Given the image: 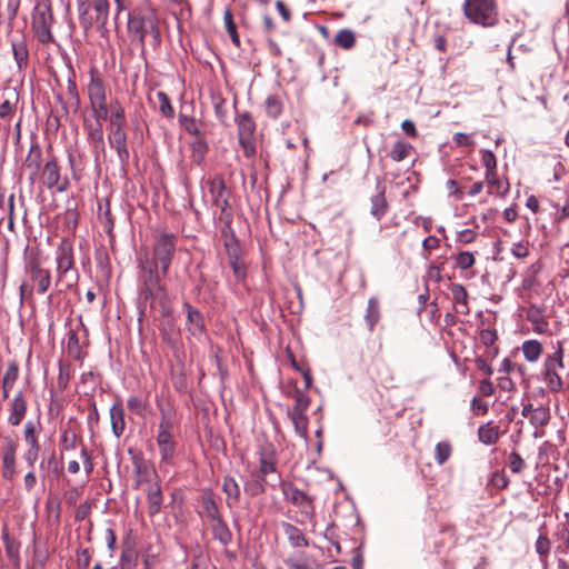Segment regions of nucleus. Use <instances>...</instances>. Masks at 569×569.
I'll return each instance as SVG.
<instances>
[{
    "label": "nucleus",
    "mask_w": 569,
    "mask_h": 569,
    "mask_svg": "<svg viewBox=\"0 0 569 569\" xmlns=\"http://www.w3.org/2000/svg\"><path fill=\"white\" fill-rule=\"evenodd\" d=\"M89 73L87 90L91 107L84 113V128L94 153L97 176L102 184H107V176H101L102 166L107 162L103 140V122L107 121L104 76L96 66L90 67Z\"/></svg>",
    "instance_id": "f257e3e1"
},
{
    "label": "nucleus",
    "mask_w": 569,
    "mask_h": 569,
    "mask_svg": "<svg viewBox=\"0 0 569 569\" xmlns=\"http://www.w3.org/2000/svg\"><path fill=\"white\" fill-rule=\"evenodd\" d=\"M57 281L61 289H69L78 281V270L74 267L73 248L68 239H62L56 250Z\"/></svg>",
    "instance_id": "f03ea898"
},
{
    "label": "nucleus",
    "mask_w": 569,
    "mask_h": 569,
    "mask_svg": "<svg viewBox=\"0 0 569 569\" xmlns=\"http://www.w3.org/2000/svg\"><path fill=\"white\" fill-rule=\"evenodd\" d=\"M54 22L49 0H37L31 16V30L41 44L54 43L51 28Z\"/></svg>",
    "instance_id": "7ed1b4c3"
},
{
    "label": "nucleus",
    "mask_w": 569,
    "mask_h": 569,
    "mask_svg": "<svg viewBox=\"0 0 569 569\" xmlns=\"http://www.w3.org/2000/svg\"><path fill=\"white\" fill-rule=\"evenodd\" d=\"M462 11L471 23L482 27H493L499 20L497 0H465Z\"/></svg>",
    "instance_id": "20e7f679"
},
{
    "label": "nucleus",
    "mask_w": 569,
    "mask_h": 569,
    "mask_svg": "<svg viewBox=\"0 0 569 569\" xmlns=\"http://www.w3.org/2000/svg\"><path fill=\"white\" fill-rule=\"evenodd\" d=\"M80 22L88 32L107 36V0H88L80 6Z\"/></svg>",
    "instance_id": "39448f33"
},
{
    "label": "nucleus",
    "mask_w": 569,
    "mask_h": 569,
    "mask_svg": "<svg viewBox=\"0 0 569 569\" xmlns=\"http://www.w3.org/2000/svg\"><path fill=\"white\" fill-rule=\"evenodd\" d=\"M141 281L140 299L152 302L154 299H161L164 295L163 287L160 284L162 272H159L158 264L152 263L147 257L141 260Z\"/></svg>",
    "instance_id": "423d86ee"
},
{
    "label": "nucleus",
    "mask_w": 569,
    "mask_h": 569,
    "mask_svg": "<svg viewBox=\"0 0 569 569\" xmlns=\"http://www.w3.org/2000/svg\"><path fill=\"white\" fill-rule=\"evenodd\" d=\"M208 191L212 206L220 209L219 219L227 226L232 221V212L230 209V191L227 189L224 179L221 174H217L207 180Z\"/></svg>",
    "instance_id": "0eeeda50"
},
{
    "label": "nucleus",
    "mask_w": 569,
    "mask_h": 569,
    "mask_svg": "<svg viewBox=\"0 0 569 569\" xmlns=\"http://www.w3.org/2000/svg\"><path fill=\"white\" fill-rule=\"evenodd\" d=\"M176 236L166 231H160L156 237L153 244V259L151 262L161 266L162 277L167 274L172 261L176 250Z\"/></svg>",
    "instance_id": "6e6552de"
},
{
    "label": "nucleus",
    "mask_w": 569,
    "mask_h": 569,
    "mask_svg": "<svg viewBox=\"0 0 569 569\" xmlns=\"http://www.w3.org/2000/svg\"><path fill=\"white\" fill-rule=\"evenodd\" d=\"M161 420L157 435V445L159 447L161 461L170 463L176 455L177 442L172 436L173 423L169 416L162 410Z\"/></svg>",
    "instance_id": "1a4fd4ad"
},
{
    "label": "nucleus",
    "mask_w": 569,
    "mask_h": 569,
    "mask_svg": "<svg viewBox=\"0 0 569 569\" xmlns=\"http://www.w3.org/2000/svg\"><path fill=\"white\" fill-rule=\"evenodd\" d=\"M41 181L48 189H54L57 192H66L70 187L67 176H61V168L56 157H51L44 163L41 171Z\"/></svg>",
    "instance_id": "9d476101"
},
{
    "label": "nucleus",
    "mask_w": 569,
    "mask_h": 569,
    "mask_svg": "<svg viewBox=\"0 0 569 569\" xmlns=\"http://www.w3.org/2000/svg\"><path fill=\"white\" fill-rule=\"evenodd\" d=\"M280 489L284 496V499L291 502L293 506L300 509L302 516L308 519H312L315 516L313 498L308 496L306 492L299 490L292 483L287 481L280 482Z\"/></svg>",
    "instance_id": "9b49d317"
},
{
    "label": "nucleus",
    "mask_w": 569,
    "mask_h": 569,
    "mask_svg": "<svg viewBox=\"0 0 569 569\" xmlns=\"http://www.w3.org/2000/svg\"><path fill=\"white\" fill-rule=\"evenodd\" d=\"M123 121V110L120 107H113L109 119V131L113 137V147L118 152V156L122 162L129 158V151L127 148L126 133L121 129Z\"/></svg>",
    "instance_id": "f8f14e48"
},
{
    "label": "nucleus",
    "mask_w": 569,
    "mask_h": 569,
    "mask_svg": "<svg viewBox=\"0 0 569 569\" xmlns=\"http://www.w3.org/2000/svg\"><path fill=\"white\" fill-rule=\"evenodd\" d=\"M128 452L131 456V462L133 465L136 486L141 487L146 485V487H148L150 483H157V472L153 466L147 461L140 452L134 451L132 448H129Z\"/></svg>",
    "instance_id": "ddd939ff"
},
{
    "label": "nucleus",
    "mask_w": 569,
    "mask_h": 569,
    "mask_svg": "<svg viewBox=\"0 0 569 569\" xmlns=\"http://www.w3.org/2000/svg\"><path fill=\"white\" fill-rule=\"evenodd\" d=\"M26 270L32 283L36 286L37 292L39 295L46 293L51 284L50 271L48 269H43L37 258H33L27 262Z\"/></svg>",
    "instance_id": "4468645a"
},
{
    "label": "nucleus",
    "mask_w": 569,
    "mask_h": 569,
    "mask_svg": "<svg viewBox=\"0 0 569 569\" xmlns=\"http://www.w3.org/2000/svg\"><path fill=\"white\" fill-rule=\"evenodd\" d=\"M0 118L10 122L17 112L19 92L16 88H6L0 98Z\"/></svg>",
    "instance_id": "2eb2a0df"
},
{
    "label": "nucleus",
    "mask_w": 569,
    "mask_h": 569,
    "mask_svg": "<svg viewBox=\"0 0 569 569\" xmlns=\"http://www.w3.org/2000/svg\"><path fill=\"white\" fill-rule=\"evenodd\" d=\"M28 401L22 391H19L9 402L8 423L12 427L19 426L27 413Z\"/></svg>",
    "instance_id": "dca6fc26"
},
{
    "label": "nucleus",
    "mask_w": 569,
    "mask_h": 569,
    "mask_svg": "<svg viewBox=\"0 0 569 569\" xmlns=\"http://www.w3.org/2000/svg\"><path fill=\"white\" fill-rule=\"evenodd\" d=\"M238 136L240 144L248 150L251 147L252 136L256 129L254 121L250 113L244 112L237 119Z\"/></svg>",
    "instance_id": "f3484780"
},
{
    "label": "nucleus",
    "mask_w": 569,
    "mask_h": 569,
    "mask_svg": "<svg viewBox=\"0 0 569 569\" xmlns=\"http://www.w3.org/2000/svg\"><path fill=\"white\" fill-rule=\"evenodd\" d=\"M42 163V150L38 142H32L29 149V152L24 160V168L30 172L29 180L31 182L34 181L38 176Z\"/></svg>",
    "instance_id": "a211bd4d"
},
{
    "label": "nucleus",
    "mask_w": 569,
    "mask_h": 569,
    "mask_svg": "<svg viewBox=\"0 0 569 569\" xmlns=\"http://www.w3.org/2000/svg\"><path fill=\"white\" fill-rule=\"evenodd\" d=\"M147 493L148 515L152 518L161 511L163 496L159 482L143 488Z\"/></svg>",
    "instance_id": "6ab92c4d"
},
{
    "label": "nucleus",
    "mask_w": 569,
    "mask_h": 569,
    "mask_svg": "<svg viewBox=\"0 0 569 569\" xmlns=\"http://www.w3.org/2000/svg\"><path fill=\"white\" fill-rule=\"evenodd\" d=\"M550 410L542 405L536 407V411L528 418L530 425L536 428L535 438L542 437L543 432L539 429L546 427L550 421Z\"/></svg>",
    "instance_id": "aec40b11"
},
{
    "label": "nucleus",
    "mask_w": 569,
    "mask_h": 569,
    "mask_svg": "<svg viewBox=\"0 0 569 569\" xmlns=\"http://www.w3.org/2000/svg\"><path fill=\"white\" fill-rule=\"evenodd\" d=\"M188 330L192 336H198L204 330L203 317L199 310L186 303Z\"/></svg>",
    "instance_id": "412c9836"
},
{
    "label": "nucleus",
    "mask_w": 569,
    "mask_h": 569,
    "mask_svg": "<svg viewBox=\"0 0 569 569\" xmlns=\"http://www.w3.org/2000/svg\"><path fill=\"white\" fill-rule=\"evenodd\" d=\"M527 320L533 325V331L538 335H543L548 331V322L543 317L542 310L532 305L527 309Z\"/></svg>",
    "instance_id": "4be33fe9"
},
{
    "label": "nucleus",
    "mask_w": 569,
    "mask_h": 569,
    "mask_svg": "<svg viewBox=\"0 0 569 569\" xmlns=\"http://www.w3.org/2000/svg\"><path fill=\"white\" fill-rule=\"evenodd\" d=\"M11 48L18 70H24L29 63V50L26 40H12Z\"/></svg>",
    "instance_id": "5701e85b"
},
{
    "label": "nucleus",
    "mask_w": 569,
    "mask_h": 569,
    "mask_svg": "<svg viewBox=\"0 0 569 569\" xmlns=\"http://www.w3.org/2000/svg\"><path fill=\"white\" fill-rule=\"evenodd\" d=\"M18 377H19L18 363L16 361H11L8 365V368L2 378V392H1L2 400H7L9 398V392L13 388Z\"/></svg>",
    "instance_id": "b1692460"
},
{
    "label": "nucleus",
    "mask_w": 569,
    "mask_h": 569,
    "mask_svg": "<svg viewBox=\"0 0 569 569\" xmlns=\"http://www.w3.org/2000/svg\"><path fill=\"white\" fill-rule=\"evenodd\" d=\"M282 529H283L284 535L287 536L289 543L292 547L300 548V547L309 546V540L307 539L305 533L296 526H293L289 522H284L282 525Z\"/></svg>",
    "instance_id": "393cba45"
},
{
    "label": "nucleus",
    "mask_w": 569,
    "mask_h": 569,
    "mask_svg": "<svg viewBox=\"0 0 569 569\" xmlns=\"http://www.w3.org/2000/svg\"><path fill=\"white\" fill-rule=\"evenodd\" d=\"M363 318L367 323L368 330L372 332L375 330L376 325L379 322L381 318L380 302L378 298L371 297L368 300V306Z\"/></svg>",
    "instance_id": "a878e982"
},
{
    "label": "nucleus",
    "mask_w": 569,
    "mask_h": 569,
    "mask_svg": "<svg viewBox=\"0 0 569 569\" xmlns=\"http://www.w3.org/2000/svg\"><path fill=\"white\" fill-rule=\"evenodd\" d=\"M371 202V209L370 213L377 219L381 220L382 217L388 211L389 204L387 202L386 196H385V188H380L377 192V194L372 196L370 199Z\"/></svg>",
    "instance_id": "bb28decb"
},
{
    "label": "nucleus",
    "mask_w": 569,
    "mask_h": 569,
    "mask_svg": "<svg viewBox=\"0 0 569 569\" xmlns=\"http://www.w3.org/2000/svg\"><path fill=\"white\" fill-rule=\"evenodd\" d=\"M222 491L227 496L226 502L229 507H233L240 501V487L234 478L229 476L224 477Z\"/></svg>",
    "instance_id": "cd10ccee"
},
{
    "label": "nucleus",
    "mask_w": 569,
    "mask_h": 569,
    "mask_svg": "<svg viewBox=\"0 0 569 569\" xmlns=\"http://www.w3.org/2000/svg\"><path fill=\"white\" fill-rule=\"evenodd\" d=\"M500 438L499 428L491 422H487L479 427L478 439L483 445L490 446L498 442Z\"/></svg>",
    "instance_id": "c85d7f7f"
},
{
    "label": "nucleus",
    "mask_w": 569,
    "mask_h": 569,
    "mask_svg": "<svg viewBox=\"0 0 569 569\" xmlns=\"http://www.w3.org/2000/svg\"><path fill=\"white\" fill-rule=\"evenodd\" d=\"M211 530L213 538L221 545L228 546L231 542L232 533L222 518L211 522Z\"/></svg>",
    "instance_id": "c756f323"
},
{
    "label": "nucleus",
    "mask_w": 569,
    "mask_h": 569,
    "mask_svg": "<svg viewBox=\"0 0 569 569\" xmlns=\"http://www.w3.org/2000/svg\"><path fill=\"white\" fill-rule=\"evenodd\" d=\"M201 507L211 522L222 518L212 492H207L201 497Z\"/></svg>",
    "instance_id": "7c9ffc66"
},
{
    "label": "nucleus",
    "mask_w": 569,
    "mask_h": 569,
    "mask_svg": "<svg viewBox=\"0 0 569 569\" xmlns=\"http://www.w3.org/2000/svg\"><path fill=\"white\" fill-rule=\"evenodd\" d=\"M521 351H522L525 359L528 362H536L542 355L543 348H542V345L538 340L530 339V340H526L522 342Z\"/></svg>",
    "instance_id": "2f4dec72"
},
{
    "label": "nucleus",
    "mask_w": 569,
    "mask_h": 569,
    "mask_svg": "<svg viewBox=\"0 0 569 569\" xmlns=\"http://www.w3.org/2000/svg\"><path fill=\"white\" fill-rule=\"evenodd\" d=\"M208 151L209 147L203 136L193 138L191 142V159L196 164L200 166L203 162Z\"/></svg>",
    "instance_id": "473e14b6"
},
{
    "label": "nucleus",
    "mask_w": 569,
    "mask_h": 569,
    "mask_svg": "<svg viewBox=\"0 0 569 569\" xmlns=\"http://www.w3.org/2000/svg\"><path fill=\"white\" fill-rule=\"evenodd\" d=\"M288 417L291 420L296 432L303 438L308 439V417L306 412H291L288 411Z\"/></svg>",
    "instance_id": "72a5a7b5"
},
{
    "label": "nucleus",
    "mask_w": 569,
    "mask_h": 569,
    "mask_svg": "<svg viewBox=\"0 0 569 569\" xmlns=\"http://www.w3.org/2000/svg\"><path fill=\"white\" fill-rule=\"evenodd\" d=\"M2 462H3V477L6 479H12L14 476V448L12 446H7L2 450Z\"/></svg>",
    "instance_id": "f704fd0d"
},
{
    "label": "nucleus",
    "mask_w": 569,
    "mask_h": 569,
    "mask_svg": "<svg viewBox=\"0 0 569 569\" xmlns=\"http://www.w3.org/2000/svg\"><path fill=\"white\" fill-rule=\"evenodd\" d=\"M413 150L415 149L410 143L405 142L402 140H398L392 146L389 156L393 161L400 162L408 158Z\"/></svg>",
    "instance_id": "c9c22d12"
},
{
    "label": "nucleus",
    "mask_w": 569,
    "mask_h": 569,
    "mask_svg": "<svg viewBox=\"0 0 569 569\" xmlns=\"http://www.w3.org/2000/svg\"><path fill=\"white\" fill-rule=\"evenodd\" d=\"M563 368V348L561 342H557L555 351L548 355L543 362V369L558 370Z\"/></svg>",
    "instance_id": "e433bc0d"
},
{
    "label": "nucleus",
    "mask_w": 569,
    "mask_h": 569,
    "mask_svg": "<svg viewBox=\"0 0 569 569\" xmlns=\"http://www.w3.org/2000/svg\"><path fill=\"white\" fill-rule=\"evenodd\" d=\"M223 22H224L226 30H227L228 34L230 36L232 43L237 48H240L241 42H240V38H239V34L237 31L236 22L233 20L232 11L230 8H227L223 12Z\"/></svg>",
    "instance_id": "4c0bfd02"
},
{
    "label": "nucleus",
    "mask_w": 569,
    "mask_h": 569,
    "mask_svg": "<svg viewBox=\"0 0 569 569\" xmlns=\"http://www.w3.org/2000/svg\"><path fill=\"white\" fill-rule=\"evenodd\" d=\"M264 479H261L260 477L253 475L252 479L247 480L243 483V490L249 497L253 498L264 493Z\"/></svg>",
    "instance_id": "58836bf2"
},
{
    "label": "nucleus",
    "mask_w": 569,
    "mask_h": 569,
    "mask_svg": "<svg viewBox=\"0 0 569 569\" xmlns=\"http://www.w3.org/2000/svg\"><path fill=\"white\" fill-rule=\"evenodd\" d=\"M450 292L452 295L453 301L456 305H463L462 315L469 313L468 306V292L466 288L460 283H452L450 286Z\"/></svg>",
    "instance_id": "ea45409f"
},
{
    "label": "nucleus",
    "mask_w": 569,
    "mask_h": 569,
    "mask_svg": "<svg viewBox=\"0 0 569 569\" xmlns=\"http://www.w3.org/2000/svg\"><path fill=\"white\" fill-rule=\"evenodd\" d=\"M488 186L492 189L490 192L506 194L509 191V183L502 182L497 174V170L486 172L485 174Z\"/></svg>",
    "instance_id": "a19ab883"
},
{
    "label": "nucleus",
    "mask_w": 569,
    "mask_h": 569,
    "mask_svg": "<svg viewBox=\"0 0 569 569\" xmlns=\"http://www.w3.org/2000/svg\"><path fill=\"white\" fill-rule=\"evenodd\" d=\"M335 43L346 50H349L356 44L355 32L350 29L339 30L335 37Z\"/></svg>",
    "instance_id": "79ce46f5"
},
{
    "label": "nucleus",
    "mask_w": 569,
    "mask_h": 569,
    "mask_svg": "<svg viewBox=\"0 0 569 569\" xmlns=\"http://www.w3.org/2000/svg\"><path fill=\"white\" fill-rule=\"evenodd\" d=\"M535 550L541 563H547L551 550V541L546 535H540L535 542Z\"/></svg>",
    "instance_id": "37998d69"
},
{
    "label": "nucleus",
    "mask_w": 569,
    "mask_h": 569,
    "mask_svg": "<svg viewBox=\"0 0 569 569\" xmlns=\"http://www.w3.org/2000/svg\"><path fill=\"white\" fill-rule=\"evenodd\" d=\"M276 471V462L271 456L262 453L259 460V468L256 471V476L267 481V476Z\"/></svg>",
    "instance_id": "c03bdc74"
},
{
    "label": "nucleus",
    "mask_w": 569,
    "mask_h": 569,
    "mask_svg": "<svg viewBox=\"0 0 569 569\" xmlns=\"http://www.w3.org/2000/svg\"><path fill=\"white\" fill-rule=\"evenodd\" d=\"M288 565L292 569H321L320 565L306 555H298L295 559H289Z\"/></svg>",
    "instance_id": "a18cd8bd"
},
{
    "label": "nucleus",
    "mask_w": 569,
    "mask_h": 569,
    "mask_svg": "<svg viewBox=\"0 0 569 569\" xmlns=\"http://www.w3.org/2000/svg\"><path fill=\"white\" fill-rule=\"evenodd\" d=\"M542 376L543 381L551 391H560L562 389L563 383L557 370L543 369Z\"/></svg>",
    "instance_id": "49530a36"
},
{
    "label": "nucleus",
    "mask_w": 569,
    "mask_h": 569,
    "mask_svg": "<svg viewBox=\"0 0 569 569\" xmlns=\"http://www.w3.org/2000/svg\"><path fill=\"white\" fill-rule=\"evenodd\" d=\"M283 104L279 97L277 96H269L267 97L264 101V109L266 113L276 119L278 118L282 112Z\"/></svg>",
    "instance_id": "de8ad7c7"
},
{
    "label": "nucleus",
    "mask_w": 569,
    "mask_h": 569,
    "mask_svg": "<svg viewBox=\"0 0 569 569\" xmlns=\"http://www.w3.org/2000/svg\"><path fill=\"white\" fill-rule=\"evenodd\" d=\"M452 453V447L448 441H440L436 445L435 460L439 466L447 462Z\"/></svg>",
    "instance_id": "09e8293b"
},
{
    "label": "nucleus",
    "mask_w": 569,
    "mask_h": 569,
    "mask_svg": "<svg viewBox=\"0 0 569 569\" xmlns=\"http://www.w3.org/2000/svg\"><path fill=\"white\" fill-rule=\"evenodd\" d=\"M452 259L455 260V266L460 270H467L476 263L473 253L469 251H460Z\"/></svg>",
    "instance_id": "8fccbe9b"
},
{
    "label": "nucleus",
    "mask_w": 569,
    "mask_h": 569,
    "mask_svg": "<svg viewBox=\"0 0 569 569\" xmlns=\"http://www.w3.org/2000/svg\"><path fill=\"white\" fill-rule=\"evenodd\" d=\"M148 17H130L128 14V29L143 42L144 22Z\"/></svg>",
    "instance_id": "3c124183"
},
{
    "label": "nucleus",
    "mask_w": 569,
    "mask_h": 569,
    "mask_svg": "<svg viewBox=\"0 0 569 569\" xmlns=\"http://www.w3.org/2000/svg\"><path fill=\"white\" fill-rule=\"evenodd\" d=\"M295 399V406L290 410L291 412H306L310 406V397L301 390H296L292 395Z\"/></svg>",
    "instance_id": "603ef678"
},
{
    "label": "nucleus",
    "mask_w": 569,
    "mask_h": 569,
    "mask_svg": "<svg viewBox=\"0 0 569 569\" xmlns=\"http://www.w3.org/2000/svg\"><path fill=\"white\" fill-rule=\"evenodd\" d=\"M556 538L561 545L558 546V549L562 552L569 551V523H561L557 527Z\"/></svg>",
    "instance_id": "864d4df0"
},
{
    "label": "nucleus",
    "mask_w": 569,
    "mask_h": 569,
    "mask_svg": "<svg viewBox=\"0 0 569 569\" xmlns=\"http://www.w3.org/2000/svg\"><path fill=\"white\" fill-rule=\"evenodd\" d=\"M119 413H121V411H118L114 406L110 409L111 427L117 437L122 435L126 427L124 420Z\"/></svg>",
    "instance_id": "5fc2aeb1"
},
{
    "label": "nucleus",
    "mask_w": 569,
    "mask_h": 569,
    "mask_svg": "<svg viewBox=\"0 0 569 569\" xmlns=\"http://www.w3.org/2000/svg\"><path fill=\"white\" fill-rule=\"evenodd\" d=\"M157 99L159 102V111L167 118H172L174 114V110L171 106L170 99L168 94L163 91H159L157 93Z\"/></svg>",
    "instance_id": "6e6d98bb"
},
{
    "label": "nucleus",
    "mask_w": 569,
    "mask_h": 569,
    "mask_svg": "<svg viewBox=\"0 0 569 569\" xmlns=\"http://www.w3.org/2000/svg\"><path fill=\"white\" fill-rule=\"evenodd\" d=\"M147 36L152 37L154 44H159L161 41L159 28H158L154 19L151 17H148V19H146V22H144L143 39Z\"/></svg>",
    "instance_id": "4d7b16f0"
},
{
    "label": "nucleus",
    "mask_w": 569,
    "mask_h": 569,
    "mask_svg": "<svg viewBox=\"0 0 569 569\" xmlns=\"http://www.w3.org/2000/svg\"><path fill=\"white\" fill-rule=\"evenodd\" d=\"M228 261L241 259V248L236 237L232 236L230 240L224 242Z\"/></svg>",
    "instance_id": "13d9d810"
},
{
    "label": "nucleus",
    "mask_w": 569,
    "mask_h": 569,
    "mask_svg": "<svg viewBox=\"0 0 569 569\" xmlns=\"http://www.w3.org/2000/svg\"><path fill=\"white\" fill-rule=\"evenodd\" d=\"M3 539H4L6 552H7L8 558L11 561L18 563V561H19L18 543L13 539H10L8 533H3Z\"/></svg>",
    "instance_id": "bf43d9fd"
},
{
    "label": "nucleus",
    "mask_w": 569,
    "mask_h": 569,
    "mask_svg": "<svg viewBox=\"0 0 569 569\" xmlns=\"http://www.w3.org/2000/svg\"><path fill=\"white\" fill-rule=\"evenodd\" d=\"M48 559V553L44 549L40 548L36 543L33 545V558H32V568L33 569H43Z\"/></svg>",
    "instance_id": "052dcab7"
},
{
    "label": "nucleus",
    "mask_w": 569,
    "mask_h": 569,
    "mask_svg": "<svg viewBox=\"0 0 569 569\" xmlns=\"http://www.w3.org/2000/svg\"><path fill=\"white\" fill-rule=\"evenodd\" d=\"M508 467L513 473H520L526 468V462L518 452L512 451L508 456Z\"/></svg>",
    "instance_id": "680f3d73"
},
{
    "label": "nucleus",
    "mask_w": 569,
    "mask_h": 569,
    "mask_svg": "<svg viewBox=\"0 0 569 569\" xmlns=\"http://www.w3.org/2000/svg\"><path fill=\"white\" fill-rule=\"evenodd\" d=\"M229 266L233 271L234 278L238 282H242L247 277L246 264L241 259L229 261Z\"/></svg>",
    "instance_id": "e2e57ef3"
},
{
    "label": "nucleus",
    "mask_w": 569,
    "mask_h": 569,
    "mask_svg": "<svg viewBox=\"0 0 569 569\" xmlns=\"http://www.w3.org/2000/svg\"><path fill=\"white\" fill-rule=\"evenodd\" d=\"M481 153V162L486 168V172L497 170V159L492 151L490 150H480Z\"/></svg>",
    "instance_id": "0e129e2a"
},
{
    "label": "nucleus",
    "mask_w": 569,
    "mask_h": 569,
    "mask_svg": "<svg viewBox=\"0 0 569 569\" xmlns=\"http://www.w3.org/2000/svg\"><path fill=\"white\" fill-rule=\"evenodd\" d=\"M180 121L186 131L192 134L194 138L202 136L194 118L181 116Z\"/></svg>",
    "instance_id": "69168bd1"
},
{
    "label": "nucleus",
    "mask_w": 569,
    "mask_h": 569,
    "mask_svg": "<svg viewBox=\"0 0 569 569\" xmlns=\"http://www.w3.org/2000/svg\"><path fill=\"white\" fill-rule=\"evenodd\" d=\"M511 253L517 259H525L529 256L528 242L519 241L512 244Z\"/></svg>",
    "instance_id": "338daca9"
},
{
    "label": "nucleus",
    "mask_w": 569,
    "mask_h": 569,
    "mask_svg": "<svg viewBox=\"0 0 569 569\" xmlns=\"http://www.w3.org/2000/svg\"><path fill=\"white\" fill-rule=\"evenodd\" d=\"M497 338H498L497 331L492 330V329H482L479 333V339H480L481 343L487 347L493 346Z\"/></svg>",
    "instance_id": "774afa93"
}]
</instances>
